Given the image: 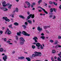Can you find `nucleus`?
Listing matches in <instances>:
<instances>
[{
    "label": "nucleus",
    "mask_w": 61,
    "mask_h": 61,
    "mask_svg": "<svg viewBox=\"0 0 61 61\" xmlns=\"http://www.w3.org/2000/svg\"><path fill=\"white\" fill-rule=\"evenodd\" d=\"M12 25L11 24L9 26V28H11L12 27Z\"/></svg>",
    "instance_id": "72a5a7b5"
},
{
    "label": "nucleus",
    "mask_w": 61,
    "mask_h": 61,
    "mask_svg": "<svg viewBox=\"0 0 61 61\" xmlns=\"http://www.w3.org/2000/svg\"><path fill=\"white\" fill-rule=\"evenodd\" d=\"M41 38H42V39H45V36H42L41 37Z\"/></svg>",
    "instance_id": "c85d7f7f"
},
{
    "label": "nucleus",
    "mask_w": 61,
    "mask_h": 61,
    "mask_svg": "<svg viewBox=\"0 0 61 61\" xmlns=\"http://www.w3.org/2000/svg\"><path fill=\"white\" fill-rule=\"evenodd\" d=\"M42 0H40L38 2V3H42Z\"/></svg>",
    "instance_id": "b1692460"
},
{
    "label": "nucleus",
    "mask_w": 61,
    "mask_h": 61,
    "mask_svg": "<svg viewBox=\"0 0 61 61\" xmlns=\"http://www.w3.org/2000/svg\"><path fill=\"white\" fill-rule=\"evenodd\" d=\"M27 14L28 15H30V12L29 11H28L27 12Z\"/></svg>",
    "instance_id": "49530a36"
},
{
    "label": "nucleus",
    "mask_w": 61,
    "mask_h": 61,
    "mask_svg": "<svg viewBox=\"0 0 61 61\" xmlns=\"http://www.w3.org/2000/svg\"><path fill=\"white\" fill-rule=\"evenodd\" d=\"M31 7L32 8L33 7H34V5H32V4L31 5Z\"/></svg>",
    "instance_id": "680f3d73"
},
{
    "label": "nucleus",
    "mask_w": 61,
    "mask_h": 61,
    "mask_svg": "<svg viewBox=\"0 0 61 61\" xmlns=\"http://www.w3.org/2000/svg\"><path fill=\"white\" fill-rule=\"evenodd\" d=\"M15 37H16V40H17V41L18 40V36H16Z\"/></svg>",
    "instance_id": "cd10ccee"
},
{
    "label": "nucleus",
    "mask_w": 61,
    "mask_h": 61,
    "mask_svg": "<svg viewBox=\"0 0 61 61\" xmlns=\"http://www.w3.org/2000/svg\"><path fill=\"white\" fill-rule=\"evenodd\" d=\"M37 30L38 31H39V32H41L42 30V29L40 27L38 26L37 28Z\"/></svg>",
    "instance_id": "9d476101"
},
{
    "label": "nucleus",
    "mask_w": 61,
    "mask_h": 61,
    "mask_svg": "<svg viewBox=\"0 0 61 61\" xmlns=\"http://www.w3.org/2000/svg\"><path fill=\"white\" fill-rule=\"evenodd\" d=\"M46 33H49V32L47 30H46Z\"/></svg>",
    "instance_id": "4d7b16f0"
},
{
    "label": "nucleus",
    "mask_w": 61,
    "mask_h": 61,
    "mask_svg": "<svg viewBox=\"0 0 61 61\" xmlns=\"http://www.w3.org/2000/svg\"><path fill=\"white\" fill-rule=\"evenodd\" d=\"M4 11H7L8 9H7L6 8H4Z\"/></svg>",
    "instance_id": "4c0bfd02"
},
{
    "label": "nucleus",
    "mask_w": 61,
    "mask_h": 61,
    "mask_svg": "<svg viewBox=\"0 0 61 61\" xmlns=\"http://www.w3.org/2000/svg\"><path fill=\"white\" fill-rule=\"evenodd\" d=\"M47 26V28H50V26Z\"/></svg>",
    "instance_id": "5fc2aeb1"
},
{
    "label": "nucleus",
    "mask_w": 61,
    "mask_h": 61,
    "mask_svg": "<svg viewBox=\"0 0 61 61\" xmlns=\"http://www.w3.org/2000/svg\"><path fill=\"white\" fill-rule=\"evenodd\" d=\"M56 18V16L55 15H53V17L52 18L53 19H55V18Z\"/></svg>",
    "instance_id": "7c9ffc66"
},
{
    "label": "nucleus",
    "mask_w": 61,
    "mask_h": 61,
    "mask_svg": "<svg viewBox=\"0 0 61 61\" xmlns=\"http://www.w3.org/2000/svg\"><path fill=\"white\" fill-rule=\"evenodd\" d=\"M14 14H12L11 15V17H12L13 18H14Z\"/></svg>",
    "instance_id": "79ce46f5"
},
{
    "label": "nucleus",
    "mask_w": 61,
    "mask_h": 61,
    "mask_svg": "<svg viewBox=\"0 0 61 61\" xmlns=\"http://www.w3.org/2000/svg\"><path fill=\"white\" fill-rule=\"evenodd\" d=\"M15 11L16 12H18V8H16L15 9Z\"/></svg>",
    "instance_id": "bb28decb"
},
{
    "label": "nucleus",
    "mask_w": 61,
    "mask_h": 61,
    "mask_svg": "<svg viewBox=\"0 0 61 61\" xmlns=\"http://www.w3.org/2000/svg\"><path fill=\"white\" fill-rule=\"evenodd\" d=\"M57 60L59 61H61V59L59 58V57H58L57 58Z\"/></svg>",
    "instance_id": "a878e982"
},
{
    "label": "nucleus",
    "mask_w": 61,
    "mask_h": 61,
    "mask_svg": "<svg viewBox=\"0 0 61 61\" xmlns=\"http://www.w3.org/2000/svg\"><path fill=\"white\" fill-rule=\"evenodd\" d=\"M31 17L32 18H34L35 17V15L34 14H30L27 17L28 19H29Z\"/></svg>",
    "instance_id": "39448f33"
},
{
    "label": "nucleus",
    "mask_w": 61,
    "mask_h": 61,
    "mask_svg": "<svg viewBox=\"0 0 61 61\" xmlns=\"http://www.w3.org/2000/svg\"><path fill=\"white\" fill-rule=\"evenodd\" d=\"M7 33L8 35H11V34H12V32H11L9 30V29H7V30L6 31L5 33V34H7Z\"/></svg>",
    "instance_id": "20e7f679"
},
{
    "label": "nucleus",
    "mask_w": 61,
    "mask_h": 61,
    "mask_svg": "<svg viewBox=\"0 0 61 61\" xmlns=\"http://www.w3.org/2000/svg\"><path fill=\"white\" fill-rule=\"evenodd\" d=\"M54 4L55 5H57V3H55V2H54Z\"/></svg>",
    "instance_id": "c03bdc74"
},
{
    "label": "nucleus",
    "mask_w": 61,
    "mask_h": 61,
    "mask_svg": "<svg viewBox=\"0 0 61 61\" xmlns=\"http://www.w3.org/2000/svg\"><path fill=\"white\" fill-rule=\"evenodd\" d=\"M3 6V7H5V6H8L10 5V4L9 3H7L5 5H2Z\"/></svg>",
    "instance_id": "ddd939ff"
},
{
    "label": "nucleus",
    "mask_w": 61,
    "mask_h": 61,
    "mask_svg": "<svg viewBox=\"0 0 61 61\" xmlns=\"http://www.w3.org/2000/svg\"><path fill=\"white\" fill-rule=\"evenodd\" d=\"M51 60L52 61H54V59H53V58L52 57H51Z\"/></svg>",
    "instance_id": "de8ad7c7"
},
{
    "label": "nucleus",
    "mask_w": 61,
    "mask_h": 61,
    "mask_svg": "<svg viewBox=\"0 0 61 61\" xmlns=\"http://www.w3.org/2000/svg\"><path fill=\"white\" fill-rule=\"evenodd\" d=\"M15 1H16L17 2H19V0H15Z\"/></svg>",
    "instance_id": "e2e57ef3"
},
{
    "label": "nucleus",
    "mask_w": 61,
    "mask_h": 61,
    "mask_svg": "<svg viewBox=\"0 0 61 61\" xmlns=\"http://www.w3.org/2000/svg\"><path fill=\"white\" fill-rule=\"evenodd\" d=\"M33 40H34L35 42L36 43H37L38 41H37V40H37L38 39V38H37V37L35 36L34 37V38H33Z\"/></svg>",
    "instance_id": "6e6552de"
},
{
    "label": "nucleus",
    "mask_w": 61,
    "mask_h": 61,
    "mask_svg": "<svg viewBox=\"0 0 61 61\" xmlns=\"http://www.w3.org/2000/svg\"><path fill=\"white\" fill-rule=\"evenodd\" d=\"M32 5H36V3H32Z\"/></svg>",
    "instance_id": "09e8293b"
},
{
    "label": "nucleus",
    "mask_w": 61,
    "mask_h": 61,
    "mask_svg": "<svg viewBox=\"0 0 61 61\" xmlns=\"http://www.w3.org/2000/svg\"><path fill=\"white\" fill-rule=\"evenodd\" d=\"M59 8H60V9H61V5H60L59 6Z\"/></svg>",
    "instance_id": "6e6d98bb"
},
{
    "label": "nucleus",
    "mask_w": 61,
    "mask_h": 61,
    "mask_svg": "<svg viewBox=\"0 0 61 61\" xmlns=\"http://www.w3.org/2000/svg\"><path fill=\"white\" fill-rule=\"evenodd\" d=\"M52 17H53V15H50L49 16V18H52Z\"/></svg>",
    "instance_id": "58836bf2"
},
{
    "label": "nucleus",
    "mask_w": 61,
    "mask_h": 61,
    "mask_svg": "<svg viewBox=\"0 0 61 61\" xmlns=\"http://www.w3.org/2000/svg\"><path fill=\"white\" fill-rule=\"evenodd\" d=\"M36 42H34L33 43V45H36Z\"/></svg>",
    "instance_id": "0e129e2a"
},
{
    "label": "nucleus",
    "mask_w": 61,
    "mask_h": 61,
    "mask_svg": "<svg viewBox=\"0 0 61 61\" xmlns=\"http://www.w3.org/2000/svg\"><path fill=\"white\" fill-rule=\"evenodd\" d=\"M43 10L44 12L45 13V14H48V12H47L46 11V10H45L44 9H42Z\"/></svg>",
    "instance_id": "f3484780"
},
{
    "label": "nucleus",
    "mask_w": 61,
    "mask_h": 61,
    "mask_svg": "<svg viewBox=\"0 0 61 61\" xmlns=\"http://www.w3.org/2000/svg\"><path fill=\"white\" fill-rule=\"evenodd\" d=\"M21 32L20 31L19 32H18L17 33V34L18 36H20V34H21Z\"/></svg>",
    "instance_id": "412c9836"
},
{
    "label": "nucleus",
    "mask_w": 61,
    "mask_h": 61,
    "mask_svg": "<svg viewBox=\"0 0 61 61\" xmlns=\"http://www.w3.org/2000/svg\"><path fill=\"white\" fill-rule=\"evenodd\" d=\"M26 59H27V60L28 61H31V59H30V58H29V57H26Z\"/></svg>",
    "instance_id": "a211bd4d"
},
{
    "label": "nucleus",
    "mask_w": 61,
    "mask_h": 61,
    "mask_svg": "<svg viewBox=\"0 0 61 61\" xmlns=\"http://www.w3.org/2000/svg\"><path fill=\"white\" fill-rule=\"evenodd\" d=\"M4 41H6V39L5 38L4 39Z\"/></svg>",
    "instance_id": "3c124183"
},
{
    "label": "nucleus",
    "mask_w": 61,
    "mask_h": 61,
    "mask_svg": "<svg viewBox=\"0 0 61 61\" xmlns=\"http://www.w3.org/2000/svg\"><path fill=\"white\" fill-rule=\"evenodd\" d=\"M35 54H33L32 55V57H34L35 56H41L42 54L40 52H37L36 51H35L34 52Z\"/></svg>",
    "instance_id": "f257e3e1"
},
{
    "label": "nucleus",
    "mask_w": 61,
    "mask_h": 61,
    "mask_svg": "<svg viewBox=\"0 0 61 61\" xmlns=\"http://www.w3.org/2000/svg\"><path fill=\"white\" fill-rule=\"evenodd\" d=\"M12 6V4L10 5L8 7V8L9 9H11Z\"/></svg>",
    "instance_id": "6ab92c4d"
},
{
    "label": "nucleus",
    "mask_w": 61,
    "mask_h": 61,
    "mask_svg": "<svg viewBox=\"0 0 61 61\" xmlns=\"http://www.w3.org/2000/svg\"><path fill=\"white\" fill-rule=\"evenodd\" d=\"M14 42H15V43H17V41L15 40L14 41Z\"/></svg>",
    "instance_id": "bf43d9fd"
},
{
    "label": "nucleus",
    "mask_w": 61,
    "mask_h": 61,
    "mask_svg": "<svg viewBox=\"0 0 61 61\" xmlns=\"http://www.w3.org/2000/svg\"><path fill=\"white\" fill-rule=\"evenodd\" d=\"M6 2L5 1H4L2 3V5H5L6 4Z\"/></svg>",
    "instance_id": "aec40b11"
},
{
    "label": "nucleus",
    "mask_w": 61,
    "mask_h": 61,
    "mask_svg": "<svg viewBox=\"0 0 61 61\" xmlns=\"http://www.w3.org/2000/svg\"><path fill=\"white\" fill-rule=\"evenodd\" d=\"M52 53H56V51H55V50H53L52 51Z\"/></svg>",
    "instance_id": "393cba45"
},
{
    "label": "nucleus",
    "mask_w": 61,
    "mask_h": 61,
    "mask_svg": "<svg viewBox=\"0 0 61 61\" xmlns=\"http://www.w3.org/2000/svg\"><path fill=\"white\" fill-rule=\"evenodd\" d=\"M28 22L30 24H32V21L30 20H29L28 21Z\"/></svg>",
    "instance_id": "5701e85b"
},
{
    "label": "nucleus",
    "mask_w": 61,
    "mask_h": 61,
    "mask_svg": "<svg viewBox=\"0 0 61 61\" xmlns=\"http://www.w3.org/2000/svg\"><path fill=\"white\" fill-rule=\"evenodd\" d=\"M3 19L5 20V21H7L8 22L10 21V20L8 19L7 17H3Z\"/></svg>",
    "instance_id": "0eeeda50"
},
{
    "label": "nucleus",
    "mask_w": 61,
    "mask_h": 61,
    "mask_svg": "<svg viewBox=\"0 0 61 61\" xmlns=\"http://www.w3.org/2000/svg\"><path fill=\"white\" fill-rule=\"evenodd\" d=\"M58 39H61V36H58Z\"/></svg>",
    "instance_id": "e433bc0d"
},
{
    "label": "nucleus",
    "mask_w": 61,
    "mask_h": 61,
    "mask_svg": "<svg viewBox=\"0 0 61 61\" xmlns=\"http://www.w3.org/2000/svg\"><path fill=\"white\" fill-rule=\"evenodd\" d=\"M41 48L42 49H44V47H43V46L41 45Z\"/></svg>",
    "instance_id": "473e14b6"
},
{
    "label": "nucleus",
    "mask_w": 61,
    "mask_h": 61,
    "mask_svg": "<svg viewBox=\"0 0 61 61\" xmlns=\"http://www.w3.org/2000/svg\"><path fill=\"white\" fill-rule=\"evenodd\" d=\"M14 25H18V23H17V22H15L14 23Z\"/></svg>",
    "instance_id": "4be33fe9"
},
{
    "label": "nucleus",
    "mask_w": 61,
    "mask_h": 61,
    "mask_svg": "<svg viewBox=\"0 0 61 61\" xmlns=\"http://www.w3.org/2000/svg\"><path fill=\"white\" fill-rule=\"evenodd\" d=\"M58 43V41L56 40L55 41L54 44L55 45H56V44H57Z\"/></svg>",
    "instance_id": "dca6fc26"
},
{
    "label": "nucleus",
    "mask_w": 61,
    "mask_h": 61,
    "mask_svg": "<svg viewBox=\"0 0 61 61\" xmlns=\"http://www.w3.org/2000/svg\"><path fill=\"white\" fill-rule=\"evenodd\" d=\"M38 8H39L40 9H41L42 10H43V9H43L42 8V7H40V6L38 7Z\"/></svg>",
    "instance_id": "a18cd8bd"
},
{
    "label": "nucleus",
    "mask_w": 61,
    "mask_h": 61,
    "mask_svg": "<svg viewBox=\"0 0 61 61\" xmlns=\"http://www.w3.org/2000/svg\"><path fill=\"white\" fill-rule=\"evenodd\" d=\"M53 9L54 12H56V11L57 10L56 9H55V8H54Z\"/></svg>",
    "instance_id": "c9c22d12"
},
{
    "label": "nucleus",
    "mask_w": 61,
    "mask_h": 61,
    "mask_svg": "<svg viewBox=\"0 0 61 61\" xmlns=\"http://www.w3.org/2000/svg\"><path fill=\"white\" fill-rule=\"evenodd\" d=\"M32 47L33 49H35V47H36L34 46L33 45V46H32Z\"/></svg>",
    "instance_id": "f704fd0d"
},
{
    "label": "nucleus",
    "mask_w": 61,
    "mask_h": 61,
    "mask_svg": "<svg viewBox=\"0 0 61 61\" xmlns=\"http://www.w3.org/2000/svg\"><path fill=\"white\" fill-rule=\"evenodd\" d=\"M25 24L26 25H28V23H27V22H25Z\"/></svg>",
    "instance_id": "a19ab883"
},
{
    "label": "nucleus",
    "mask_w": 61,
    "mask_h": 61,
    "mask_svg": "<svg viewBox=\"0 0 61 61\" xmlns=\"http://www.w3.org/2000/svg\"><path fill=\"white\" fill-rule=\"evenodd\" d=\"M25 4H26L27 5L28 7H26L25 6V5H24V7L25 8H27V7L28 8H29V7H30V3H29V2L28 1H25Z\"/></svg>",
    "instance_id": "7ed1b4c3"
},
{
    "label": "nucleus",
    "mask_w": 61,
    "mask_h": 61,
    "mask_svg": "<svg viewBox=\"0 0 61 61\" xmlns=\"http://www.w3.org/2000/svg\"><path fill=\"white\" fill-rule=\"evenodd\" d=\"M54 58L55 59H56L57 58V57H56V56H55L54 57Z\"/></svg>",
    "instance_id": "69168bd1"
},
{
    "label": "nucleus",
    "mask_w": 61,
    "mask_h": 61,
    "mask_svg": "<svg viewBox=\"0 0 61 61\" xmlns=\"http://www.w3.org/2000/svg\"><path fill=\"white\" fill-rule=\"evenodd\" d=\"M49 3L50 4H52V2L51 1H50L49 2Z\"/></svg>",
    "instance_id": "603ef678"
},
{
    "label": "nucleus",
    "mask_w": 61,
    "mask_h": 61,
    "mask_svg": "<svg viewBox=\"0 0 61 61\" xmlns=\"http://www.w3.org/2000/svg\"><path fill=\"white\" fill-rule=\"evenodd\" d=\"M2 56H4L5 55V53H3V54H2Z\"/></svg>",
    "instance_id": "774afa93"
},
{
    "label": "nucleus",
    "mask_w": 61,
    "mask_h": 61,
    "mask_svg": "<svg viewBox=\"0 0 61 61\" xmlns=\"http://www.w3.org/2000/svg\"><path fill=\"white\" fill-rule=\"evenodd\" d=\"M21 57V59H24V58H25L24 57Z\"/></svg>",
    "instance_id": "8fccbe9b"
},
{
    "label": "nucleus",
    "mask_w": 61,
    "mask_h": 61,
    "mask_svg": "<svg viewBox=\"0 0 61 61\" xmlns=\"http://www.w3.org/2000/svg\"><path fill=\"white\" fill-rule=\"evenodd\" d=\"M3 33V31L2 30L0 31V33L1 34H2V33Z\"/></svg>",
    "instance_id": "ea45409f"
},
{
    "label": "nucleus",
    "mask_w": 61,
    "mask_h": 61,
    "mask_svg": "<svg viewBox=\"0 0 61 61\" xmlns=\"http://www.w3.org/2000/svg\"><path fill=\"white\" fill-rule=\"evenodd\" d=\"M50 12H53V8H51L50 9Z\"/></svg>",
    "instance_id": "c756f323"
},
{
    "label": "nucleus",
    "mask_w": 61,
    "mask_h": 61,
    "mask_svg": "<svg viewBox=\"0 0 61 61\" xmlns=\"http://www.w3.org/2000/svg\"><path fill=\"white\" fill-rule=\"evenodd\" d=\"M41 45L39 43H37L36 44V46L38 47H40Z\"/></svg>",
    "instance_id": "9b49d317"
},
{
    "label": "nucleus",
    "mask_w": 61,
    "mask_h": 61,
    "mask_svg": "<svg viewBox=\"0 0 61 61\" xmlns=\"http://www.w3.org/2000/svg\"><path fill=\"white\" fill-rule=\"evenodd\" d=\"M22 33L23 35H24V36H30V35L29 34H28L24 31L22 32Z\"/></svg>",
    "instance_id": "423d86ee"
},
{
    "label": "nucleus",
    "mask_w": 61,
    "mask_h": 61,
    "mask_svg": "<svg viewBox=\"0 0 61 61\" xmlns=\"http://www.w3.org/2000/svg\"><path fill=\"white\" fill-rule=\"evenodd\" d=\"M58 47H61V46L58 45H57L55 46V48H58Z\"/></svg>",
    "instance_id": "f8f14e48"
},
{
    "label": "nucleus",
    "mask_w": 61,
    "mask_h": 61,
    "mask_svg": "<svg viewBox=\"0 0 61 61\" xmlns=\"http://www.w3.org/2000/svg\"><path fill=\"white\" fill-rule=\"evenodd\" d=\"M50 42H51V43H53L54 42V41L51 40H50Z\"/></svg>",
    "instance_id": "2f4dec72"
},
{
    "label": "nucleus",
    "mask_w": 61,
    "mask_h": 61,
    "mask_svg": "<svg viewBox=\"0 0 61 61\" xmlns=\"http://www.w3.org/2000/svg\"><path fill=\"white\" fill-rule=\"evenodd\" d=\"M18 59H21V57H18Z\"/></svg>",
    "instance_id": "052dcab7"
},
{
    "label": "nucleus",
    "mask_w": 61,
    "mask_h": 61,
    "mask_svg": "<svg viewBox=\"0 0 61 61\" xmlns=\"http://www.w3.org/2000/svg\"><path fill=\"white\" fill-rule=\"evenodd\" d=\"M4 51V49L3 48H1L0 49V52H2Z\"/></svg>",
    "instance_id": "2eb2a0df"
},
{
    "label": "nucleus",
    "mask_w": 61,
    "mask_h": 61,
    "mask_svg": "<svg viewBox=\"0 0 61 61\" xmlns=\"http://www.w3.org/2000/svg\"><path fill=\"white\" fill-rule=\"evenodd\" d=\"M7 55H5L3 57V59L4 61H6V60L7 59Z\"/></svg>",
    "instance_id": "1a4fd4ad"
},
{
    "label": "nucleus",
    "mask_w": 61,
    "mask_h": 61,
    "mask_svg": "<svg viewBox=\"0 0 61 61\" xmlns=\"http://www.w3.org/2000/svg\"><path fill=\"white\" fill-rule=\"evenodd\" d=\"M10 42V41H7V43H9Z\"/></svg>",
    "instance_id": "338daca9"
},
{
    "label": "nucleus",
    "mask_w": 61,
    "mask_h": 61,
    "mask_svg": "<svg viewBox=\"0 0 61 61\" xmlns=\"http://www.w3.org/2000/svg\"><path fill=\"white\" fill-rule=\"evenodd\" d=\"M44 28H45V29H46V28H47V26H44Z\"/></svg>",
    "instance_id": "37998d69"
},
{
    "label": "nucleus",
    "mask_w": 61,
    "mask_h": 61,
    "mask_svg": "<svg viewBox=\"0 0 61 61\" xmlns=\"http://www.w3.org/2000/svg\"><path fill=\"white\" fill-rule=\"evenodd\" d=\"M20 39L21 40L20 41V44L21 45H23L24 44V42H25V40L22 37H20Z\"/></svg>",
    "instance_id": "f03ea898"
},
{
    "label": "nucleus",
    "mask_w": 61,
    "mask_h": 61,
    "mask_svg": "<svg viewBox=\"0 0 61 61\" xmlns=\"http://www.w3.org/2000/svg\"><path fill=\"white\" fill-rule=\"evenodd\" d=\"M19 17L20 18H22V19H24L25 18V17L24 16H23L22 15H20L19 16Z\"/></svg>",
    "instance_id": "4468645a"
},
{
    "label": "nucleus",
    "mask_w": 61,
    "mask_h": 61,
    "mask_svg": "<svg viewBox=\"0 0 61 61\" xmlns=\"http://www.w3.org/2000/svg\"><path fill=\"white\" fill-rule=\"evenodd\" d=\"M38 10L39 12H42V10Z\"/></svg>",
    "instance_id": "13d9d810"
},
{
    "label": "nucleus",
    "mask_w": 61,
    "mask_h": 61,
    "mask_svg": "<svg viewBox=\"0 0 61 61\" xmlns=\"http://www.w3.org/2000/svg\"><path fill=\"white\" fill-rule=\"evenodd\" d=\"M41 36H45V34L43 33H42L41 34Z\"/></svg>",
    "instance_id": "864d4df0"
}]
</instances>
